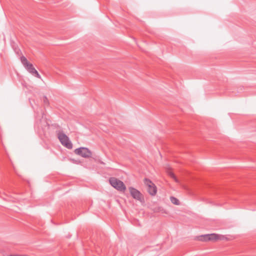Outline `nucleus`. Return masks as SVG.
I'll list each match as a JSON object with an SVG mask.
<instances>
[{"label":"nucleus","instance_id":"obj_14","mask_svg":"<svg viewBox=\"0 0 256 256\" xmlns=\"http://www.w3.org/2000/svg\"><path fill=\"white\" fill-rule=\"evenodd\" d=\"M12 256V255H11V256Z\"/></svg>","mask_w":256,"mask_h":256},{"label":"nucleus","instance_id":"obj_5","mask_svg":"<svg viewBox=\"0 0 256 256\" xmlns=\"http://www.w3.org/2000/svg\"><path fill=\"white\" fill-rule=\"evenodd\" d=\"M74 152L76 154L84 158H89L92 156V153L91 151L88 148L81 147L74 150Z\"/></svg>","mask_w":256,"mask_h":256},{"label":"nucleus","instance_id":"obj_1","mask_svg":"<svg viewBox=\"0 0 256 256\" xmlns=\"http://www.w3.org/2000/svg\"><path fill=\"white\" fill-rule=\"evenodd\" d=\"M20 60L24 68L30 73L38 78H40V76L39 74L38 71L35 69L33 65L28 61L25 56H22L20 57Z\"/></svg>","mask_w":256,"mask_h":256},{"label":"nucleus","instance_id":"obj_7","mask_svg":"<svg viewBox=\"0 0 256 256\" xmlns=\"http://www.w3.org/2000/svg\"><path fill=\"white\" fill-rule=\"evenodd\" d=\"M234 238V237L232 236H226L222 235V234H218V240H226L229 241L232 240Z\"/></svg>","mask_w":256,"mask_h":256},{"label":"nucleus","instance_id":"obj_10","mask_svg":"<svg viewBox=\"0 0 256 256\" xmlns=\"http://www.w3.org/2000/svg\"><path fill=\"white\" fill-rule=\"evenodd\" d=\"M167 173L170 177H171L172 179L174 180L175 182H178V180L177 179L174 174L171 171V170H168Z\"/></svg>","mask_w":256,"mask_h":256},{"label":"nucleus","instance_id":"obj_4","mask_svg":"<svg viewBox=\"0 0 256 256\" xmlns=\"http://www.w3.org/2000/svg\"><path fill=\"white\" fill-rule=\"evenodd\" d=\"M130 193L131 196L135 200L140 201L141 202H144V197L142 194L137 189L133 187H129Z\"/></svg>","mask_w":256,"mask_h":256},{"label":"nucleus","instance_id":"obj_2","mask_svg":"<svg viewBox=\"0 0 256 256\" xmlns=\"http://www.w3.org/2000/svg\"><path fill=\"white\" fill-rule=\"evenodd\" d=\"M108 181L110 185L118 191L124 192L126 190V186L124 183L117 178L111 177Z\"/></svg>","mask_w":256,"mask_h":256},{"label":"nucleus","instance_id":"obj_8","mask_svg":"<svg viewBox=\"0 0 256 256\" xmlns=\"http://www.w3.org/2000/svg\"><path fill=\"white\" fill-rule=\"evenodd\" d=\"M208 234V236H206L208 237L209 241H216L218 240V234Z\"/></svg>","mask_w":256,"mask_h":256},{"label":"nucleus","instance_id":"obj_3","mask_svg":"<svg viewBox=\"0 0 256 256\" xmlns=\"http://www.w3.org/2000/svg\"><path fill=\"white\" fill-rule=\"evenodd\" d=\"M58 137L60 142L64 146L68 149L72 148V144L70 140L68 137L62 132H58Z\"/></svg>","mask_w":256,"mask_h":256},{"label":"nucleus","instance_id":"obj_9","mask_svg":"<svg viewBox=\"0 0 256 256\" xmlns=\"http://www.w3.org/2000/svg\"><path fill=\"white\" fill-rule=\"evenodd\" d=\"M208 236V234L197 236L196 238V240L202 242H208L209 241V240H208V237L206 236Z\"/></svg>","mask_w":256,"mask_h":256},{"label":"nucleus","instance_id":"obj_12","mask_svg":"<svg viewBox=\"0 0 256 256\" xmlns=\"http://www.w3.org/2000/svg\"><path fill=\"white\" fill-rule=\"evenodd\" d=\"M44 105H46V106L49 105L48 100L46 96H44Z\"/></svg>","mask_w":256,"mask_h":256},{"label":"nucleus","instance_id":"obj_11","mask_svg":"<svg viewBox=\"0 0 256 256\" xmlns=\"http://www.w3.org/2000/svg\"><path fill=\"white\" fill-rule=\"evenodd\" d=\"M170 199L171 202L173 204H176V205H180V202L177 198H176L174 196H170Z\"/></svg>","mask_w":256,"mask_h":256},{"label":"nucleus","instance_id":"obj_13","mask_svg":"<svg viewBox=\"0 0 256 256\" xmlns=\"http://www.w3.org/2000/svg\"><path fill=\"white\" fill-rule=\"evenodd\" d=\"M15 52H16L17 54H18L19 52H20V50L19 48H16Z\"/></svg>","mask_w":256,"mask_h":256},{"label":"nucleus","instance_id":"obj_6","mask_svg":"<svg viewBox=\"0 0 256 256\" xmlns=\"http://www.w3.org/2000/svg\"><path fill=\"white\" fill-rule=\"evenodd\" d=\"M144 184L148 186V191L151 196H155L157 192V188L155 184L149 179L144 178Z\"/></svg>","mask_w":256,"mask_h":256}]
</instances>
